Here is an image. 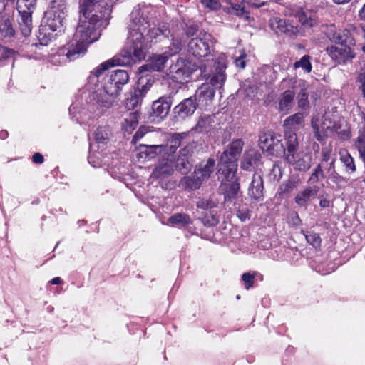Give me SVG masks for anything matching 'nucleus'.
Instances as JSON below:
<instances>
[{
    "label": "nucleus",
    "instance_id": "1",
    "mask_svg": "<svg viewBox=\"0 0 365 365\" xmlns=\"http://www.w3.org/2000/svg\"><path fill=\"white\" fill-rule=\"evenodd\" d=\"M110 11L108 8L103 14L101 11L91 15L81 14L72 40L61 52L69 61L83 56L86 53L88 46L99 38L102 29L109 23Z\"/></svg>",
    "mask_w": 365,
    "mask_h": 365
},
{
    "label": "nucleus",
    "instance_id": "2",
    "mask_svg": "<svg viewBox=\"0 0 365 365\" xmlns=\"http://www.w3.org/2000/svg\"><path fill=\"white\" fill-rule=\"evenodd\" d=\"M210 82L202 84L198 88L193 96L182 100L173 108L174 116L177 120H185L191 117L199 109H205L209 106L214 98L216 89H220L226 79L221 70L210 76L205 73V67L202 72Z\"/></svg>",
    "mask_w": 365,
    "mask_h": 365
},
{
    "label": "nucleus",
    "instance_id": "3",
    "mask_svg": "<svg viewBox=\"0 0 365 365\" xmlns=\"http://www.w3.org/2000/svg\"><path fill=\"white\" fill-rule=\"evenodd\" d=\"M140 23V19L136 17L135 19H132V22L129 24V34L125 47L122 50L119 56H115L111 61L102 63L91 71L93 75L98 77L110 66H132L145 58L147 45L139 25Z\"/></svg>",
    "mask_w": 365,
    "mask_h": 365
},
{
    "label": "nucleus",
    "instance_id": "4",
    "mask_svg": "<svg viewBox=\"0 0 365 365\" xmlns=\"http://www.w3.org/2000/svg\"><path fill=\"white\" fill-rule=\"evenodd\" d=\"M327 37L334 43L326 48V52L333 61L338 64H346L355 58L356 41L349 31L331 30Z\"/></svg>",
    "mask_w": 365,
    "mask_h": 365
},
{
    "label": "nucleus",
    "instance_id": "5",
    "mask_svg": "<svg viewBox=\"0 0 365 365\" xmlns=\"http://www.w3.org/2000/svg\"><path fill=\"white\" fill-rule=\"evenodd\" d=\"M286 145L287 155L285 160L299 171L309 170L311 168V157L297 152L299 143L295 133H287Z\"/></svg>",
    "mask_w": 365,
    "mask_h": 365
},
{
    "label": "nucleus",
    "instance_id": "6",
    "mask_svg": "<svg viewBox=\"0 0 365 365\" xmlns=\"http://www.w3.org/2000/svg\"><path fill=\"white\" fill-rule=\"evenodd\" d=\"M311 124L314 135L319 142L324 141L329 133L339 131V129L341 128V123H333L330 113L326 112L323 114L317 113L313 115Z\"/></svg>",
    "mask_w": 365,
    "mask_h": 365
},
{
    "label": "nucleus",
    "instance_id": "7",
    "mask_svg": "<svg viewBox=\"0 0 365 365\" xmlns=\"http://www.w3.org/2000/svg\"><path fill=\"white\" fill-rule=\"evenodd\" d=\"M118 95L115 93V90L109 88L103 82V86L91 95L90 103L93 106H96L97 109L104 110L113 105Z\"/></svg>",
    "mask_w": 365,
    "mask_h": 365
},
{
    "label": "nucleus",
    "instance_id": "8",
    "mask_svg": "<svg viewBox=\"0 0 365 365\" xmlns=\"http://www.w3.org/2000/svg\"><path fill=\"white\" fill-rule=\"evenodd\" d=\"M213 38L210 34L200 32L195 38L188 42V51L197 58L206 57L210 53V46L213 44Z\"/></svg>",
    "mask_w": 365,
    "mask_h": 365
},
{
    "label": "nucleus",
    "instance_id": "9",
    "mask_svg": "<svg viewBox=\"0 0 365 365\" xmlns=\"http://www.w3.org/2000/svg\"><path fill=\"white\" fill-rule=\"evenodd\" d=\"M194 70L190 62L185 59L179 58L175 64L170 67V74L175 81L182 82L189 78Z\"/></svg>",
    "mask_w": 365,
    "mask_h": 365
},
{
    "label": "nucleus",
    "instance_id": "10",
    "mask_svg": "<svg viewBox=\"0 0 365 365\" xmlns=\"http://www.w3.org/2000/svg\"><path fill=\"white\" fill-rule=\"evenodd\" d=\"M174 155L166 154L162 155L158 164L153 171L152 175L156 178L163 179L173 174L174 172Z\"/></svg>",
    "mask_w": 365,
    "mask_h": 365
},
{
    "label": "nucleus",
    "instance_id": "11",
    "mask_svg": "<svg viewBox=\"0 0 365 365\" xmlns=\"http://www.w3.org/2000/svg\"><path fill=\"white\" fill-rule=\"evenodd\" d=\"M215 115H202L192 130L200 133H208L210 135H214L218 130Z\"/></svg>",
    "mask_w": 365,
    "mask_h": 365
},
{
    "label": "nucleus",
    "instance_id": "12",
    "mask_svg": "<svg viewBox=\"0 0 365 365\" xmlns=\"http://www.w3.org/2000/svg\"><path fill=\"white\" fill-rule=\"evenodd\" d=\"M129 81V75L126 71L124 70H115L113 71L110 75L107 76L103 79V82L109 88L115 90V93L118 96L121 87L126 84Z\"/></svg>",
    "mask_w": 365,
    "mask_h": 365
},
{
    "label": "nucleus",
    "instance_id": "13",
    "mask_svg": "<svg viewBox=\"0 0 365 365\" xmlns=\"http://www.w3.org/2000/svg\"><path fill=\"white\" fill-rule=\"evenodd\" d=\"M271 26L277 34H284L289 36L297 35L299 31L297 25L293 24L289 20L285 19H273Z\"/></svg>",
    "mask_w": 365,
    "mask_h": 365
},
{
    "label": "nucleus",
    "instance_id": "14",
    "mask_svg": "<svg viewBox=\"0 0 365 365\" xmlns=\"http://www.w3.org/2000/svg\"><path fill=\"white\" fill-rule=\"evenodd\" d=\"M289 15L298 18L299 21L305 28H312L317 22L315 12L312 10H302L299 7L290 9Z\"/></svg>",
    "mask_w": 365,
    "mask_h": 365
},
{
    "label": "nucleus",
    "instance_id": "15",
    "mask_svg": "<svg viewBox=\"0 0 365 365\" xmlns=\"http://www.w3.org/2000/svg\"><path fill=\"white\" fill-rule=\"evenodd\" d=\"M236 160V159L231 158V155L224 150L220 157L219 172L221 171L223 175L234 179L237 169Z\"/></svg>",
    "mask_w": 365,
    "mask_h": 365
},
{
    "label": "nucleus",
    "instance_id": "16",
    "mask_svg": "<svg viewBox=\"0 0 365 365\" xmlns=\"http://www.w3.org/2000/svg\"><path fill=\"white\" fill-rule=\"evenodd\" d=\"M264 181L260 174L254 173L248 187V195L257 202L264 199Z\"/></svg>",
    "mask_w": 365,
    "mask_h": 365
},
{
    "label": "nucleus",
    "instance_id": "17",
    "mask_svg": "<svg viewBox=\"0 0 365 365\" xmlns=\"http://www.w3.org/2000/svg\"><path fill=\"white\" fill-rule=\"evenodd\" d=\"M220 189L223 192L226 200L235 198L240 190L236 174L234 179L226 175V179L222 182Z\"/></svg>",
    "mask_w": 365,
    "mask_h": 365
},
{
    "label": "nucleus",
    "instance_id": "18",
    "mask_svg": "<svg viewBox=\"0 0 365 365\" xmlns=\"http://www.w3.org/2000/svg\"><path fill=\"white\" fill-rule=\"evenodd\" d=\"M167 60V56L164 55H154L146 64L139 67L138 73L143 74L146 71H160L164 68Z\"/></svg>",
    "mask_w": 365,
    "mask_h": 365
},
{
    "label": "nucleus",
    "instance_id": "19",
    "mask_svg": "<svg viewBox=\"0 0 365 365\" xmlns=\"http://www.w3.org/2000/svg\"><path fill=\"white\" fill-rule=\"evenodd\" d=\"M172 98L170 96H163L153 102L152 109L157 117L163 118L166 117L172 105Z\"/></svg>",
    "mask_w": 365,
    "mask_h": 365
},
{
    "label": "nucleus",
    "instance_id": "20",
    "mask_svg": "<svg viewBox=\"0 0 365 365\" xmlns=\"http://www.w3.org/2000/svg\"><path fill=\"white\" fill-rule=\"evenodd\" d=\"M215 167V160L213 158H208L197 164L195 168L194 173L197 175L203 181L207 180L211 176Z\"/></svg>",
    "mask_w": 365,
    "mask_h": 365
},
{
    "label": "nucleus",
    "instance_id": "21",
    "mask_svg": "<svg viewBox=\"0 0 365 365\" xmlns=\"http://www.w3.org/2000/svg\"><path fill=\"white\" fill-rule=\"evenodd\" d=\"M289 83L292 85V88H295L294 84L298 83L299 86L302 87L300 91L298 93L297 96V105L298 108L301 110H307L309 108V101L308 99V93L307 92V88L304 87V81L299 80L297 81L294 78H291L288 80Z\"/></svg>",
    "mask_w": 365,
    "mask_h": 365
},
{
    "label": "nucleus",
    "instance_id": "22",
    "mask_svg": "<svg viewBox=\"0 0 365 365\" xmlns=\"http://www.w3.org/2000/svg\"><path fill=\"white\" fill-rule=\"evenodd\" d=\"M304 115L301 113H297L288 117L284 123L285 128V135L287 133H294L293 130H298L304 125Z\"/></svg>",
    "mask_w": 365,
    "mask_h": 365
},
{
    "label": "nucleus",
    "instance_id": "23",
    "mask_svg": "<svg viewBox=\"0 0 365 365\" xmlns=\"http://www.w3.org/2000/svg\"><path fill=\"white\" fill-rule=\"evenodd\" d=\"M20 19L19 21L20 31L25 37L29 36L32 29V18L31 11H19Z\"/></svg>",
    "mask_w": 365,
    "mask_h": 365
},
{
    "label": "nucleus",
    "instance_id": "24",
    "mask_svg": "<svg viewBox=\"0 0 365 365\" xmlns=\"http://www.w3.org/2000/svg\"><path fill=\"white\" fill-rule=\"evenodd\" d=\"M318 189L316 187H307L296 195L295 202L299 206H305L308 202L317 196Z\"/></svg>",
    "mask_w": 365,
    "mask_h": 365
},
{
    "label": "nucleus",
    "instance_id": "25",
    "mask_svg": "<svg viewBox=\"0 0 365 365\" xmlns=\"http://www.w3.org/2000/svg\"><path fill=\"white\" fill-rule=\"evenodd\" d=\"M295 92L293 90L288 89L284 91L279 98V108L281 111L287 112L293 106Z\"/></svg>",
    "mask_w": 365,
    "mask_h": 365
},
{
    "label": "nucleus",
    "instance_id": "26",
    "mask_svg": "<svg viewBox=\"0 0 365 365\" xmlns=\"http://www.w3.org/2000/svg\"><path fill=\"white\" fill-rule=\"evenodd\" d=\"M203 180L193 173L192 175L185 176L180 181V185L185 190H195L200 187Z\"/></svg>",
    "mask_w": 365,
    "mask_h": 365
},
{
    "label": "nucleus",
    "instance_id": "27",
    "mask_svg": "<svg viewBox=\"0 0 365 365\" xmlns=\"http://www.w3.org/2000/svg\"><path fill=\"white\" fill-rule=\"evenodd\" d=\"M260 158V154L255 150L246 152L241 163V168L244 170H250L252 167L257 166Z\"/></svg>",
    "mask_w": 365,
    "mask_h": 365
},
{
    "label": "nucleus",
    "instance_id": "28",
    "mask_svg": "<svg viewBox=\"0 0 365 365\" xmlns=\"http://www.w3.org/2000/svg\"><path fill=\"white\" fill-rule=\"evenodd\" d=\"M140 148H144L145 150L142 151L148 159H153L157 155H166V147L164 145H140Z\"/></svg>",
    "mask_w": 365,
    "mask_h": 365
},
{
    "label": "nucleus",
    "instance_id": "29",
    "mask_svg": "<svg viewBox=\"0 0 365 365\" xmlns=\"http://www.w3.org/2000/svg\"><path fill=\"white\" fill-rule=\"evenodd\" d=\"M184 137L185 133L173 134L168 143L167 145H164V146L166 147V154L173 155L177 148L180 146Z\"/></svg>",
    "mask_w": 365,
    "mask_h": 365
},
{
    "label": "nucleus",
    "instance_id": "30",
    "mask_svg": "<svg viewBox=\"0 0 365 365\" xmlns=\"http://www.w3.org/2000/svg\"><path fill=\"white\" fill-rule=\"evenodd\" d=\"M143 98V90L134 91L133 93H130V96L127 98L125 101V107L128 110H135L140 104Z\"/></svg>",
    "mask_w": 365,
    "mask_h": 365
},
{
    "label": "nucleus",
    "instance_id": "31",
    "mask_svg": "<svg viewBox=\"0 0 365 365\" xmlns=\"http://www.w3.org/2000/svg\"><path fill=\"white\" fill-rule=\"evenodd\" d=\"M0 34L4 38L14 36L15 30L13 27L11 20L9 18H2L0 22Z\"/></svg>",
    "mask_w": 365,
    "mask_h": 365
},
{
    "label": "nucleus",
    "instance_id": "32",
    "mask_svg": "<svg viewBox=\"0 0 365 365\" xmlns=\"http://www.w3.org/2000/svg\"><path fill=\"white\" fill-rule=\"evenodd\" d=\"M94 138L97 143L106 144L110 135L108 126H100L94 131Z\"/></svg>",
    "mask_w": 365,
    "mask_h": 365
},
{
    "label": "nucleus",
    "instance_id": "33",
    "mask_svg": "<svg viewBox=\"0 0 365 365\" xmlns=\"http://www.w3.org/2000/svg\"><path fill=\"white\" fill-rule=\"evenodd\" d=\"M174 166L182 173L186 174L191 170L192 167V159L182 158L178 155L176 160L174 158Z\"/></svg>",
    "mask_w": 365,
    "mask_h": 365
},
{
    "label": "nucleus",
    "instance_id": "34",
    "mask_svg": "<svg viewBox=\"0 0 365 365\" xmlns=\"http://www.w3.org/2000/svg\"><path fill=\"white\" fill-rule=\"evenodd\" d=\"M340 160L346 168V171L349 173H353L356 171L354 160L351 155L346 151L343 150L339 153Z\"/></svg>",
    "mask_w": 365,
    "mask_h": 365
},
{
    "label": "nucleus",
    "instance_id": "35",
    "mask_svg": "<svg viewBox=\"0 0 365 365\" xmlns=\"http://www.w3.org/2000/svg\"><path fill=\"white\" fill-rule=\"evenodd\" d=\"M267 153L271 155L281 156L283 155L286 160L287 149H285L282 140L276 137L274 143L270 148V150H268Z\"/></svg>",
    "mask_w": 365,
    "mask_h": 365
},
{
    "label": "nucleus",
    "instance_id": "36",
    "mask_svg": "<svg viewBox=\"0 0 365 365\" xmlns=\"http://www.w3.org/2000/svg\"><path fill=\"white\" fill-rule=\"evenodd\" d=\"M242 147L243 142L241 140L237 139L232 141L225 151L231 155V158L237 160L242 152Z\"/></svg>",
    "mask_w": 365,
    "mask_h": 365
},
{
    "label": "nucleus",
    "instance_id": "37",
    "mask_svg": "<svg viewBox=\"0 0 365 365\" xmlns=\"http://www.w3.org/2000/svg\"><path fill=\"white\" fill-rule=\"evenodd\" d=\"M185 41L186 39L184 34L182 36H176L173 37V42L168 47L170 55L173 56L179 53L185 46Z\"/></svg>",
    "mask_w": 365,
    "mask_h": 365
},
{
    "label": "nucleus",
    "instance_id": "38",
    "mask_svg": "<svg viewBox=\"0 0 365 365\" xmlns=\"http://www.w3.org/2000/svg\"><path fill=\"white\" fill-rule=\"evenodd\" d=\"M276 138V136L270 133H263L259 135V145L260 148L265 152H268L270 150V148L272 145L274 143V141Z\"/></svg>",
    "mask_w": 365,
    "mask_h": 365
},
{
    "label": "nucleus",
    "instance_id": "39",
    "mask_svg": "<svg viewBox=\"0 0 365 365\" xmlns=\"http://www.w3.org/2000/svg\"><path fill=\"white\" fill-rule=\"evenodd\" d=\"M168 222L173 225L185 226L191 223V219L187 214L176 213L169 217Z\"/></svg>",
    "mask_w": 365,
    "mask_h": 365
},
{
    "label": "nucleus",
    "instance_id": "40",
    "mask_svg": "<svg viewBox=\"0 0 365 365\" xmlns=\"http://www.w3.org/2000/svg\"><path fill=\"white\" fill-rule=\"evenodd\" d=\"M138 123V113L137 110L133 113H130L129 114V116L128 118H125L124 119V122L123 123V127L128 132L132 131L136 127Z\"/></svg>",
    "mask_w": 365,
    "mask_h": 365
},
{
    "label": "nucleus",
    "instance_id": "41",
    "mask_svg": "<svg viewBox=\"0 0 365 365\" xmlns=\"http://www.w3.org/2000/svg\"><path fill=\"white\" fill-rule=\"evenodd\" d=\"M36 4V0H18L17 10L21 12L31 11L33 13Z\"/></svg>",
    "mask_w": 365,
    "mask_h": 365
},
{
    "label": "nucleus",
    "instance_id": "42",
    "mask_svg": "<svg viewBox=\"0 0 365 365\" xmlns=\"http://www.w3.org/2000/svg\"><path fill=\"white\" fill-rule=\"evenodd\" d=\"M310 56L308 55L303 56L299 61L294 63V67L295 68H302L307 73L311 72L312 66L310 62Z\"/></svg>",
    "mask_w": 365,
    "mask_h": 365
},
{
    "label": "nucleus",
    "instance_id": "43",
    "mask_svg": "<svg viewBox=\"0 0 365 365\" xmlns=\"http://www.w3.org/2000/svg\"><path fill=\"white\" fill-rule=\"evenodd\" d=\"M304 235L309 244H310L315 248L320 247L322 239L317 233L307 232Z\"/></svg>",
    "mask_w": 365,
    "mask_h": 365
},
{
    "label": "nucleus",
    "instance_id": "44",
    "mask_svg": "<svg viewBox=\"0 0 365 365\" xmlns=\"http://www.w3.org/2000/svg\"><path fill=\"white\" fill-rule=\"evenodd\" d=\"M324 178L322 165L319 164L314 170L308 180L311 184L316 183Z\"/></svg>",
    "mask_w": 365,
    "mask_h": 365
},
{
    "label": "nucleus",
    "instance_id": "45",
    "mask_svg": "<svg viewBox=\"0 0 365 365\" xmlns=\"http://www.w3.org/2000/svg\"><path fill=\"white\" fill-rule=\"evenodd\" d=\"M100 0H83L80 6V14H91V7L95 4L98 3Z\"/></svg>",
    "mask_w": 365,
    "mask_h": 365
},
{
    "label": "nucleus",
    "instance_id": "46",
    "mask_svg": "<svg viewBox=\"0 0 365 365\" xmlns=\"http://www.w3.org/2000/svg\"><path fill=\"white\" fill-rule=\"evenodd\" d=\"M0 61H2L9 58H14L16 56H18V52L14 49L3 46L0 48Z\"/></svg>",
    "mask_w": 365,
    "mask_h": 365
},
{
    "label": "nucleus",
    "instance_id": "47",
    "mask_svg": "<svg viewBox=\"0 0 365 365\" xmlns=\"http://www.w3.org/2000/svg\"><path fill=\"white\" fill-rule=\"evenodd\" d=\"M245 288L248 290L253 287L255 282V273L245 272L242 275Z\"/></svg>",
    "mask_w": 365,
    "mask_h": 365
},
{
    "label": "nucleus",
    "instance_id": "48",
    "mask_svg": "<svg viewBox=\"0 0 365 365\" xmlns=\"http://www.w3.org/2000/svg\"><path fill=\"white\" fill-rule=\"evenodd\" d=\"M194 143H188L183 148L180 150L179 156L191 159L192 153L194 152Z\"/></svg>",
    "mask_w": 365,
    "mask_h": 365
},
{
    "label": "nucleus",
    "instance_id": "49",
    "mask_svg": "<svg viewBox=\"0 0 365 365\" xmlns=\"http://www.w3.org/2000/svg\"><path fill=\"white\" fill-rule=\"evenodd\" d=\"M328 178L334 183L336 185H341L346 182V180L344 177L340 175L336 171L332 172L331 173L328 175Z\"/></svg>",
    "mask_w": 365,
    "mask_h": 365
},
{
    "label": "nucleus",
    "instance_id": "50",
    "mask_svg": "<svg viewBox=\"0 0 365 365\" xmlns=\"http://www.w3.org/2000/svg\"><path fill=\"white\" fill-rule=\"evenodd\" d=\"M356 147L359 153L361 159L365 163V140L357 138L356 141Z\"/></svg>",
    "mask_w": 365,
    "mask_h": 365
},
{
    "label": "nucleus",
    "instance_id": "51",
    "mask_svg": "<svg viewBox=\"0 0 365 365\" xmlns=\"http://www.w3.org/2000/svg\"><path fill=\"white\" fill-rule=\"evenodd\" d=\"M200 2L210 10H217L220 8V4L218 0H200Z\"/></svg>",
    "mask_w": 365,
    "mask_h": 365
},
{
    "label": "nucleus",
    "instance_id": "52",
    "mask_svg": "<svg viewBox=\"0 0 365 365\" xmlns=\"http://www.w3.org/2000/svg\"><path fill=\"white\" fill-rule=\"evenodd\" d=\"M237 215L242 222H245L250 218L251 215L247 207H242L237 210Z\"/></svg>",
    "mask_w": 365,
    "mask_h": 365
},
{
    "label": "nucleus",
    "instance_id": "53",
    "mask_svg": "<svg viewBox=\"0 0 365 365\" xmlns=\"http://www.w3.org/2000/svg\"><path fill=\"white\" fill-rule=\"evenodd\" d=\"M214 206L215 203L212 200L207 199H202L197 202V207L200 209L207 210L212 208Z\"/></svg>",
    "mask_w": 365,
    "mask_h": 365
},
{
    "label": "nucleus",
    "instance_id": "54",
    "mask_svg": "<svg viewBox=\"0 0 365 365\" xmlns=\"http://www.w3.org/2000/svg\"><path fill=\"white\" fill-rule=\"evenodd\" d=\"M359 88L361 91L363 97L365 98V72L359 75L357 78Z\"/></svg>",
    "mask_w": 365,
    "mask_h": 365
},
{
    "label": "nucleus",
    "instance_id": "55",
    "mask_svg": "<svg viewBox=\"0 0 365 365\" xmlns=\"http://www.w3.org/2000/svg\"><path fill=\"white\" fill-rule=\"evenodd\" d=\"M336 133L338 136L343 140L348 139L350 137V130L348 128H343L342 125L341 124V128L339 129V131H334Z\"/></svg>",
    "mask_w": 365,
    "mask_h": 365
},
{
    "label": "nucleus",
    "instance_id": "56",
    "mask_svg": "<svg viewBox=\"0 0 365 365\" xmlns=\"http://www.w3.org/2000/svg\"><path fill=\"white\" fill-rule=\"evenodd\" d=\"M197 30L198 28L197 25L192 24L189 26L185 31V34L184 35L185 38L193 37L196 34Z\"/></svg>",
    "mask_w": 365,
    "mask_h": 365
},
{
    "label": "nucleus",
    "instance_id": "57",
    "mask_svg": "<svg viewBox=\"0 0 365 365\" xmlns=\"http://www.w3.org/2000/svg\"><path fill=\"white\" fill-rule=\"evenodd\" d=\"M146 133V130L144 128H140L137 132L135 133V135H133V139H132V142L134 143V144H136L137 142L141 139L144 135Z\"/></svg>",
    "mask_w": 365,
    "mask_h": 365
},
{
    "label": "nucleus",
    "instance_id": "58",
    "mask_svg": "<svg viewBox=\"0 0 365 365\" xmlns=\"http://www.w3.org/2000/svg\"><path fill=\"white\" fill-rule=\"evenodd\" d=\"M246 55L243 53L238 58L235 59V65L240 68H245L246 66V61L245 60Z\"/></svg>",
    "mask_w": 365,
    "mask_h": 365
},
{
    "label": "nucleus",
    "instance_id": "59",
    "mask_svg": "<svg viewBox=\"0 0 365 365\" xmlns=\"http://www.w3.org/2000/svg\"><path fill=\"white\" fill-rule=\"evenodd\" d=\"M319 205L324 208L329 207L330 200L328 195H323L319 197Z\"/></svg>",
    "mask_w": 365,
    "mask_h": 365
},
{
    "label": "nucleus",
    "instance_id": "60",
    "mask_svg": "<svg viewBox=\"0 0 365 365\" xmlns=\"http://www.w3.org/2000/svg\"><path fill=\"white\" fill-rule=\"evenodd\" d=\"M272 172L274 174V179L279 180L282 177L281 168L279 165L273 164Z\"/></svg>",
    "mask_w": 365,
    "mask_h": 365
},
{
    "label": "nucleus",
    "instance_id": "61",
    "mask_svg": "<svg viewBox=\"0 0 365 365\" xmlns=\"http://www.w3.org/2000/svg\"><path fill=\"white\" fill-rule=\"evenodd\" d=\"M249 4L254 8H260L267 4L266 1H261L259 0H250Z\"/></svg>",
    "mask_w": 365,
    "mask_h": 365
},
{
    "label": "nucleus",
    "instance_id": "62",
    "mask_svg": "<svg viewBox=\"0 0 365 365\" xmlns=\"http://www.w3.org/2000/svg\"><path fill=\"white\" fill-rule=\"evenodd\" d=\"M152 86V83L150 82V80H147V82L145 84L141 85V88H138V89H135V91H143V97L148 92V91L150 89V88Z\"/></svg>",
    "mask_w": 365,
    "mask_h": 365
},
{
    "label": "nucleus",
    "instance_id": "63",
    "mask_svg": "<svg viewBox=\"0 0 365 365\" xmlns=\"http://www.w3.org/2000/svg\"><path fill=\"white\" fill-rule=\"evenodd\" d=\"M34 163H42L43 162V156L40 153H36L32 157Z\"/></svg>",
    "mask_w": 365,
    "mask_h": 365
},
{
    "label": "nucleus",
    "instance_id": "64",
    "mask_svg": "<svg viewBox=\"0 0 365 365\" xmlns=\"http://www.w3.org/2000/svg\"><path fill=\"white\" fill-rule=\"evenodd\" d=\"M283 186L284 192H289L295 187V182L294 181L289 180L285 184H284Z\"/></svg>",
    "mask_w": 365,
    "mask_h": 365
}]
</instances>
